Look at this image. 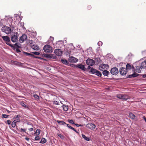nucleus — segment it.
I'll list each match as a JSON object with an SVG mask.
<instances>
[{
	"label": "nucleus",
	"mask_w": 146,
	"mask_h": 146,
	"mask_svg": "<svg viewBox=\"0 0 146 146\" xmlns=\"http://www.w3.org/2000/svg\"><path fill=\"white\" fill-rule=\"evenodd\" d=\"M9 115L6 114H3L2 115V117L4 118H7L8 117Z\"/></svg>",
	"instance_id": "obj_41"
},
{
	"label": "nucleus",
	"mask_w": 146,
	"mask_h": 146,
	"mask_svg": "<svg viewBox=\"0 0 146 146\" xmlns=\"http://www.w3.org/2000/svg\"><path fill=\"white\" fill-rule=\"evenodd\" d=\"M3 40L5 42V43L7 45L11 47L13 46V45L11 44L10 43L11 41L9 37L7 36H4L2 37Z\"/></svg>",
	"instance_id": "obj_4"
},
{
	"label": "nucleus",
	"mask_w": 146,
	"mask_h": 146,
	"mask_svg": "<svg viewBox=\"0 0 146 146\" xmlns=\"http://www.w3.org/2000/svg\"><path fill=\"white\" fill-rule=\"evenodd\" d=\"M43 50L46 53H51L52 52V48L51 46L48 44H46L44 46Z\"/></svg>",
	"instance_id": "obj_1"
},
{
	"label": "nucleus",
	"mask_w": 146,
	"mask_h": 146,
	"mask_svg": "<svg viewBox=\"0 0 146 146\" xmlns=\"http://www.w3.org/2000/svg\"><path fill=\"white\" fill-rule=\"evenodd\" d=\"M107 66H108L107 64H102L100 65L99 68L100 70H102V69L105 68Z\"/></svg>",
	"instance_id": "obj_14"
},
{
	"label": "nucleus",
	"mask_w": 146,
	"mask_h": 146,
	"mask_svg": "<svg viewBox=\"0 0 146 146\" xmlns=\"http://www.w3.org/2000/svg\"><path fill=\"white\" fill-rule=\"evenodd\" d=\"M127 71L126 69L123 67L119 69L120 74L122 75H124L126 74Z\"/></svg>",
	"instance_id": "obj_8"
},
{
	"label": "nucleus",
	"mask_w": 146,
	"mask_h": 146,
	"mask_svg": "<svg viewBox=\"0 0 146 146\" xmlns=\"http://www.w3.org/2000/svg\"><path fill=\"white\" fill-rule=\"evenodd\" d=\"M143 77L144 78H146V74L143 75Z\"/></svg>",
	"instance_id": "obj_61"
},
{
	"label": "nucleus",
	"mask_w": 146,
	"mask_h": 146,
	"mask_svg": "<svg viewBox=\"0 0 146 146\" xmlns=\"http://www.w3.org/2000/svg\"><path fill=\"white\" fill-rule=\"evenodd\" d=\"M91 68L90 67V66H88V69H91Z\"/></svg>",
	"instance_id": "obj_59"
},
{
	"label": "nucleus",
	"mask_w": 146,
	"mask_h": 146,
	"mask_svg": "<svg viewBox=\"0 0 146 146\" xmlns=\"http://www.w3.org/2000/svg\"><path fill=\"white\" fill-rule=\"evenodd\" d=\"M12 48L15 49V48H19L21 47V45L19 43H16L14 45H13V46L11 47Z\"/></svg>",
	"instance_id": "obj_16"
},
{
	"label": "nucleus",
	"mask_w": 146,
	"mask_h": 146,
	"mask_svg": "<svg viewBox=\"0 0 146 146\" xmlns=\"http://www.w3.org/2000/svg\"><path fill=\"white\" fill-rule=\"evenodd\" d=\"M33 53L34 54L38 55L40 54V53L39 52H33Z\"/></svg>",
	"instance_id": "obj_43"
},
{
	"label": "nucleus",
	"mask_w": 146,
	"mask_h": 146,
	"mask_svg": "<svg viewBox=\"0 0 146 146\" xmlns=\"http://www.w3.org/2000/svg\"><path fill=\"white\" fill-rule=\"evenodd\" d=\"M20 129H21V132H22V131L23 132H25L27 134H28V133L26 132V131L27 130L26 129H23L22 128H21Z\"/></svg>",
	"instance_id": "obj_36"
},
{
	"label": "nucleus",
	"mask_w": 146,
	"mask_h": 146,
	"mask_svg": "<svg viewBox=\"0 0 146 146\" xmlns=\"http://www.w3.org/2000/svg\"><path fill=\"white\" fill-rule=\"evenodd\" d=\"M18 36L19 35L17 32L14 33V34H13L11 37V40L12 41L14 42H17L18 40Z\"/></svg>",
	"instance_id": "obj_3"
},
{
	"label": "nucleus",
	"mask_w": 146,
	"mask_h": 146,
	"mask_svg": "<svg viewBox=\"0 0 146 146\" xmlns=\"http://www.w3.org/2000/svg\"><path fill=\"white\" fill-rule=\"evenodd\" d=\"M31 48L33 49L36 50H38L40 49L39 47L36 45H33L32 46Z\"/></svg>",
	"instance_id": "obj_20"
},
{
	"label": "nucleus",
	"mask_w": 146,
	"mask_h": 146,
	"mask_svg": "<svg viewBox=\"0 0 146 146\" xmlns=\"http://www.w3.org/2000/svg\"><path fill=\"white\" fill-rule=\"evenodd\" d=\"M96 70L95 69L92 68H91L90 72L92 74H94L96 73Z\"/></svg>",
	"instance_id": "obj_31"
},
{
	"label": "nucleus",
	"mask_w": 146,
	"mask_h": 146,
	"mask_svg": "<svg viewBox=\"0 0 146 146\" xmlns=\"http://www.w3.org/2000/svg\"><path fill=\"white\" fill-rule=\"evenodd\" d=\"M76 67H78L84 71H86L87 70V69L84 66L81 64L76 66Z\"/></svg>",
	"instance_id": "obj_12"
},
{
	"label": "nucleus",
	"mask_w": 146,
	"mask_h": 146,
	"mask_svg": "<svg viewBox=\"0 0 146 146\" xmlns=\"http://www.w3.org/2000/svg\"><path fill=\"white\" fill-rule=\"evenodd\" d=\"M33 126L32 124H30L29 125V126L27 127V128H28V130L30 131H31L33 130Z\"/></svg>",
	"instance_id": "obj_19"
},
{
	"label": "nucleus",
	"mask_w": 146,
	"mask_h": 146,
	"mask_svg": "<svg viewBox=\"0 0 146 146\" xmlns=\"http://www.w3.org/2000/svg\"><path fill=\"white\" fill-rule=\"evenodd\" d=\"M40 139V137L39 136H36L35 138V141H38Z\"/></svg>",
	"instance_id": "obj_39"
},
{
	"label": "nucleus",
	"mask_w": 146,
	"mask_h": 146,
	"mask_svg": "<svg viewBox=\"0 0 146 146\" xmlns=\"http://www.w3.org/2000/svg\"><path fill=\"white\" fill-rule=\"evenodd\" d=\"M5 123L6 124H8V125H9L11 124V121L10 120H7L6 122H5Z\"/></svg>",
	"instance_id": "obj_45"
},
{
	"label": "nucleus",
	"mask_w": 146,
	"mask_h": 146,
	"mask_svg": "<svg viewBox=\"0 0 146 146\" xmlns=\"http://www.w3.org/2000/svg\"><path fill=\"white\" fill-rule=\"evenodd\" d=\"M102 43L101 41H100L98 42V45L99 46L102 45Z\"/></svg>",
	"instance_id": "obj_47"
},
{
	"label": "nucleus",
	"mask_w": 146,
	"mask_h": 146,
	"mask_svg": "<svg viewBox=\"0 0 146 146\" xmlns=\"http://www.w3.org/2000/svg\"><path fill=\"white\" fill-rule=\"evenodd\" d=\"M41 130L40 129H37L35 132V134H36L37 135H38L40 133Z\"/></svg>",
	"instance_id": "obj_34"
},
{
	"label": "nucleus",
	"mask_w": 146,
	"mask_h": 146,
	"mask_svg": "<svg viewBox=\"0 0 146 146\" xmlns=\"http://www.w3.org/2000/svg\"><path fill=\"white\" fill-rule=\"evenodd\" d=\"M57 135L59 137H60L62 139H64V136L63 135H62L58 133L57 134Z\"/></svg>",
	"instance_id": "obj_37"
},
{
	"label": "nucleus",
	"mask_w": 146,
	"mask_h": 146,
	"mask_svg": "<svg viewBox=\"0 0 146 146\" xmlns=\"http://www.w3.org/2000/svg\"><path fill=\"white\" fill-rule=\"evenodd\" d=\"M127 71L130 70V69H133V70L134 69V68L133 66H132L131 67V66L129 64H127L126 66V68H125Z\"/></svg>",
	"instance_id": "obj_15"
},
{
	"label": "nucleus",
	"mask_w": 146,
	"mask_h": 146,
	"mask_svg": "<svg viewBox=\"0 0 146 146\" xmlns=\"http://www.w3.org/2000/svg\"><path fill=\"white\" fill-rule=\"evenodd\" d=\"M62 107L64 111H66L68 110V107L67 105L64 104L62 105Z\"/></svg>",
	"instance_id": "obj_21"
},
{
	"label": "nucleus",
	"mask_w": 146,
	"mask_h": 146,
	"mask_svg": "<svg viewBox=\"0 0 146 146\" xmlns=\"http://www.w3.org/2000/svg\"><path fill=\"white\" fill-rule=\"evenodd\" d=\"M69 66H72L73 67H74L75 66L76 67V66L74 64H70Z\"/></svg>",
	"instance_id": "obj_53"
},
{
	"label": "nucleus",
	"mask_w": 146,
	"mask_h": 146,
	"mask_svg": "<svg viewBox=\"0 0 146 146\" xmlns=\"http://www.w3.org/2000/svg\"><path fill=\"white\" fill-rule=\"evenodd\" d=\"M66 125H67V127H68V128H70V126H70L69 124H66Z\"/></svg>",
	"instance_id": "obj_58"
},
{
	"label": "nucleus",
	"mask_w": 146,
	"mask_h": 146,
	"mask_svg": "<svg viewBox=\"0 0 146 146\" xmlns=\"http://www.w3.org/2000/svg\"><path fill=\"white\" fill-rule=\"evenodd\" d=\"M21 117L20 115H16L15 116V118H19Z\"/></svg>",
	"instance_id": "obj_54"
},
{
	"label": "nucleus",
	"mask_w": 146,
	"mask_h": 146,
	"mask_svg": "<svg viewBox=\"0 0 146 146\" xmlns=\"http://www.w3.org/2000/svg\"><path fill=\"white\" fill-rule=\"evenodd\" d=\"M55 54L57 56H60L62 54V52L60 49H55L54 51Z\"/></svg>",
	"instance_id": "obj_11"
},
{
	"label": "nucleus",
	"mask_w": 146,
	"mask_h": 146,
	"mask_svg": "<svg viewBox=\"0 0 146 146\" xmlns=\"http://www.w3.org/2000/svg\"><path fill=\"white\" fill-rule=\"evenodd\" d=\"M57 121L60 125H64L66 124V123L65 122L63 121L58 120Z\"/></svg>",
	"instance_id": "obj_29"
},
{
	"label": "nucleus",
	"mask_w": 146,
	"mask_h": 146,
	"mask_svg": "<svg viewBox=\"0 0 146 146\" xmlns=\"http://www.w3.org/2000/svg\"><path fill=\"white\" fill-rule=\"evenodd\" d=\"M68 121L70 123L75 124V123H74V121L72 119H68Z\"/></svg>",
	"instance_id": "obj_40"
},
{
	"label": "nucleus",
	"mask_w": 146,
	"mask_h": 146,
	"mask_svg": "<svg viewBox=\"0 0 146 146\" xmlns=\"http://www.w3.org/2000/svg\"><path fill=\"white\" fill-rule=\"evenodd\" d=\"M54 104L56 105H58L59 104V102L57 101L54 102Z\"/></svg>",
	"instance_id": "obj_52"
},
{
	"label": "nucleus",
	"mask_w": 146,
	"mask_h": 146,
	"mask_svg": "<svg viewBox=\"0 0 146 146\" xmlns=\"http://www.w3.org/2000/svg\"><path fill=\"white\" fill-rule=\"evenodd\" d=\"M129 115L130 118L132 119H134L135 117V116L132 113H129Z\"/></svg>",
	"instance_id": "obj_26"
},
{
	"label": "nucleus",
	"mask_w": 146,
	"mask_h": 146,
	"mask_svg": "<svg viewBox=\"0 0 146 146\" xmlns=\"http://www.w3.org/2000/svg\"><path fill=\"white\" fill-rule=\"evenodd\" d=\"M52 54H46L45 56L48 58H52Z\"/></svg>",
	"instance_id": "obj_35"
},
{
	"label": "nucleus",
	"mask_w": 146,
	"mask_h": 146,
	"mask_svg": "<svg viewBox=\"0 0 146 146\" xmlns=\"http://www.w3.org/2000/svg\"><path fill=\"white\" fill-rule=\"evenodd\" d=\"M71 52V50L70 49H65L64 53L67 56H69Z\"/></svg>",
	"instance_id": "obj_13"
},
{
	"label": "nucleus",
	"mask_w": 146,
	"mask_h": 146,
	"mask_svg": "<svg viewBox=\"0 0 146 146\" xmlns=\"http://www.w3.org/2000/svg\"><path fill=\"white\" fill-rule=\"evenodd\" d=\"M70 129L72 130H73L75 131L76 133H78L79 132H78L73 127H72L71 126H70Z\"/></svg>",
	"instance_id": "obj_38"
},
{
	"label": "nucleus",
	"mask_w": 146,
	"mask_h": 146,
	"mask_svg": "<svg viewBox=\"0 0 146 146\" xmlns=\"http://www.w3.org/2000/svg\"><path fill=\"white\" fill-rule=\"evenodd\" d=\"M86 63L88 65L92 66L95 64V61L92 59L88 58L86 60Z\"/></svg>",
	"instance_id": "obj_6"
},
{
	"label": "nucleus",
	"mask_w": 146,
	"mask_h": 146,
	"mask_svg": "<svg viewBox=\"0 0 146 146\" xmlns=\"http://www.w3.org/2000/svg\"><path fill=\"white\" fill-rule=\"evenodd\" d=\"M143 118L144 119L145 122H146V117H145V116H143Z\"/></svg>",
	"instance_id": "obj_57"
},
{
	"label": "nucleus",
	"mask_w": 146,
	"mask_h": 146,
	"mask_svg": "<svg viewBox=\"0 0 146 146\" xmlns=\"http://www.w3.org/2000/svg\"><path fill=\"white\" fill-rule=\"evenodd\" d=\"M111 74L113 75H116L119 73L118 70L116 67L112 68L110 70Z\"/></svg>",
	"instance_id": "obj_5"
},
{
	"label": "nucleus",
	"mask_w": 146,
	"mask_h": 146,
	"mask_svg": "<svg viewBox=\"0 0 146 146\" xmlns=\"http://www.w3.org/2000/svg\"><path fill=\"white\" fill-rule=\"evenodd\" d=\"M7 111L8 113L10 112V111L7 110Z\"/></svg>",
	"instance_id": "obj_62"
},
{
	"label": "nucleus",
	"mask_w": 146,
	"mask_h": 146,
	"mask_svg": "<svg viewBox=\"0 0 146 146\" xmlns=\"http://www.w3.org/2000/svg\"><path fill=\"white\" fill-rule=\"evenodd\" d=\"M17 121H16V120H14L12 123V126L13 127H14L16 126V123Z\"/></svg>",
	"instance_id": "obj_33"
},
{
	"label": "nucleus",
	"mask_w": 146,
	"mask_h": 146,
	"mask_svg": "<svg viewBox=\"0 0 146 146\" xmlns=\"http://www.w3.org/2000/svg\"><path fill=\"white\" fill-rule=\"evenodd\" d=\"M28 54L30 55V54L29 53H27Z\"/></svg>",
	"instance_id": "obj_63"
},
{
	"label": "nucleus",
	"mask_w": 146,
	"mask_h": 146,
	"mask_svg": "<svg viewBox=\"0 0 146 146\" xmlns=\"http://www.w3.org/2000/svg\"><path fill=\"white\" fill-rule=\"evenodd\" d=\"M2 31L7 34H9L10 33L11 30L10 28L6 26H3L1 28Z\"/></svg>",
	"instance_id": "obj_2"
},
{
	"label": "nucleus",
	"mask_w": 146,
	"mask_h": 146,
	"mask_svg": "<svg viewBox=\"0 0 146 146\" xmlns=\"http://www.w3.org/2000/svg\"><path fill=\"white\" fill-rule=\"evenodd\" d=\"M61 61L62 63L66 65H68L69 64L68 62L66 59H62Z\"/></svg>",
	"instance_id": "obj_22"
},
{
	"label": "nucleus",
	"mask_w": 146,
	"mask_h": 146,
	"mask_svg": "<svg viewBox=\"0 0 146 146\" xmlns=\"http://www.w3.org/2000/svg\"><path fill=\"white\" fill-rule=\"evenodd\" d=\"M68 60L70 62L75 63L78 61V59L73 56H71L69 57Z\"/></svg>",
	"instance_id": "obj_7"
},
{
	"label": "nucleus",
	"mask_w": 146,
	"mask_h": 146,
	"mask_svg": "<svg viewBox=\"0 0 146 146\" xmlns=\"http://www.w3.org/2000/svg\"><path fill=\"white\" fill-rule=\"evenodd\" d=\"M21 105L23 106V107H24L25 108H27V106L23 102H22L21 103Z\"/></svg>",
	"instance_id": "obj_44"
},
{
	"label": "nucleus",
	"mask_w": 146,
	"mask_h": 146,
	"mask_svg": "<svg viewBox=\"0 0 146 146\" xmlns=\"http://www.w3.org/2000/svg\"><path fill=\"white\" fill-rule=\"evenodd\" d=\"M3 70L0 67V72H2Z\"/></svg>",
	"instance_id": "obj_60"
},
{
	"label": "nucleus",
	"mask_w": 146,
	"mask_h": 146,
	"mask_svg": "<svg viewBox=\"0 0 146 146\" xmlns=\"http://www.w3.org/2000/svg\"><path fill=\"white\" fill-rule=\"evenodd\" d=\"M92 8V7L90 5H89L87 7V9L88 10H90Z\"/></svg>",
	"instance_id": "obj_49"
},
{
	"label": "nucleus",
	"mask_w": 146,
	"mask_h": 146,
	"mask_svg": "<svg viewBox=\"0 0 146 146\" xmlns=\"http://www.w3.org/2000/svg\"><path fill=\"white\" fill-rule=\"evenodd\" d=\"M139 74L136 72H134L132 74L129 75L128 76L129 78H131L132 77H135L138 76Z\"/></svg>",
	"instance_id": "obj_18"
},
{
	"label": "nucleus",
	"mask_w": 146,
	"mask_h": 146,
	"mask_svg": "<svg viewBox=\"0 0 146 146\" xmlns=\"http://www.w3.org/2000/svg\"><path fill=\"white\" fill-rule=\"evenodd\" d=\"M95 74L96 75L100 77H101L102 76V74L98 70H96Z\"/></svg>",
	"instance_id": "obj_30"
},
{
	"label": "nucleus",
	"mask_w": 146,
	"mask_h": 146,
	"mask_svg": "<svg viewBox=\"0 0 146 146\" xmlns=\"http://www.w3.org/2000/svg\"><path fill=\"white\" fill-rule=\"evenodd\" d=\"M46 142V139L44 138H42L41 141L39 142V143L44 144Z\"/></svg>",
	"instance_id": "obj_28"
},
{
	"label": "nucleus",
	"mask_w": 146,
	"mask_h": 146,
	"mask_svg": "<svg viewBox=\"0 0 146 146\" xmlns=\"http://www.w3.org/2000/svg\"><path fill=\"white\" fill-rule=\"evenodd\" d=\"M122 94H119L117 95V98L121 99L122 98Z\"/></svg>",
	"instance_id": "obj_42"
},
{
	"label": "nucleus",
	"mask_w": 146,
	"mask_h": 146,
	"mask_svg": "<svg viewBox=\"0 0 146 146\" xmlns=\"http://www.w3.org/2000/svg\"><path fill=\"white\" fill-rule=\"evenodd\" d=\"M104 76H107L110 74L109 72L106 70H104L102 72Z\"/></svg>",
	"instance_id": "obj_23"
},
{
	"label": "nucleus",
	"mask_w": 146,
	"mask_h": 146,
	"mask_svg": "<svg viewBox=\"0 0 146 146\" xmlns=\"http://www.w3.org/2000/svg\"><path fill=\"white\" fill-rule=\"evenodd\" d=\"M86 126L88 128L92 130L94 129L96 127L94 124L91 123H88L86 125Z\"/></svg>",
	"instance_id": "obj_10"
},
{
	"label": "nucleus",
	"mask_w": 146,
	"mask_h": 146,
	"mask_svg": "<svg viewBox=\"0 0 146 146\" xmlns=\"http://www.w3.org/2000/svg\"><path fill=\"white\" fill-rule=\"evenodd\" d=\"M141 65L143 68H146V61L142 62L141 64Z\"/></svg>",
	"instance_id": "obj_25"
},
{
	"label": "nucleus",
	"mask_w": 146,
	"mask_h": 146,
	"mask_svg": "<svg viewBox=\"0 0 146 146\" xmlns=\"http://www.w3.org/2000/svg\"><path fill=\"white\" fill-rule=\"evenodd\" d=\"M27 40V35L25 34H23L22 36L20 37L19 39V41L20 42L22 43Z\"/></svg>",
	"instance_id": "obj_9"
},
{
	"label": "nucleus",
	"mask_w": 146,
	"mask_h": 146,
	"mask_svg": "<svg viewBox=\"0 0 146 146\" xmlns=\"http://www.w3.org/2000/svg\"><path fill=\"white\" fill-rule=\"evenodd\" d=\"M11 62L12 63H14V64H15V65H17L18 64V62L17 61H11Z\"/></svg>",
	"instance_id": "obj_46"
},
{
	"label": "nucleus",
	"mask_w": 146,
	"mask_h": 146,
	"mask_svg": "<svg viewBox=\"0 0 146 146\" xmlns=\"http://www.w3.org/2000/svg\"><path fill=\"white\" fill-rule=\"evenodd\" d=\"M33 97L36 100H39V97L36 94H34L33 95Z\"/></svg>",
	"instance_id": "obj_32"
},
{
	"label": "nucleus",
	"mask_w": 146,
	"mask_h": 146,
	"mask_svg": "<svg viewBox=\"0 0 146 146\" xmlns=\"http://www.w3.org/2000/svg\"><path fill=\"white\" fill-rule=\"evenodd\" d=\"M25 139L27 141H29V139L28 137H25Z\"/></svg>",
	"instance_id": "obj_56"
},
{
	"label": "nucleus",
	"mask_w": 146,
	"mask_h": 146,
	"mask_svg": "<svg viewBox=\"0 0 146 146\" xmlns=\"http://www.w3.org/2000/svg\"><path fill=\"white\" fill-rule=\"evenodd\" d=\"M129 97L127 95L122 94L121 99L126 100L129 99Z\"/></svg>",
	"instance_id": "obj_24"
},
{
	"label": "nucleus",
	"mask_w": 146,
	"mask_h": 146,
	"mask_svg": "<svg viewBox=\"0 0 146 146\" xmlns=\"http://www.w3.org/2000/svg\"><path fill=\"white\" fill-rule=\"evenodd\" d=\"M75 125H76L77 127H79V126H82V125L81 124L80 125V124H74Z\"/></svg>",
	"instance_id": "obj_51"
},
{
	"label": "nucleus",
	"mask_w": 146,
	"mask_h": 146,
	"mask_svg": "<svg viewBox=\"0 0 146 146\" xmlns=\"http://www.w3.org/2000/svg\"><path fill=\"white\" fill-rule=\"evenodd\" d=\"M52 58H53V59H55L56 58V56L54 54H52Z\"/></svg>",
	"instance_id": "obj_48"
},
{
	"label": "nucleus",
	"mask_w": 146,
	"mask_h": 146,
	"mask_svg": "<svg viewBox=\"0 0 146 146\" xmlns=\"http://www.w3.org/2000/svg\"><path fill=\"white\" fill-rule=\"evenodd\" d=\"M82 137L84 139L86 140L87 141H90V139L88 137H86V136L84 134L82 135Z\"/></svg>",
	"instance_id": "obj_27"
},
{
	"label": "nucleus",
	"mask_w": 146,
	"mask_h": 146,
	"mask_svg": "<svg viewBox=\"0 0 146 146\" xmlns=\"http://www.w3.org/2000/svg\"><path fill=\"white\" fill-rule=\"evenodd\" d=\"M143 68L140 66H137L136 67V71L138 73H140L142 70Z\"/></svg>",
	"instance_id": "obj_17"
},
{
	"label": "nucleus",
	"mask_w": 146,
	"mask_h": 146,
	"mask_svg": "<svg viewBox=\"0 0 146 146\" xmlns=\"http://www.w3.org/2000/svg\"><path fill=\"white\" fill-rule=\"evenodd\" d=\"M50 39L52 41L53 40H54V38L53 37L50 36Z\"/></svg>",
	"instance_id": "obj_55"
},
{
	"label": "nucleus",
	"mask_w": 146,
	"mask_h": 146,
	"mask_svg": "<svg viewBox=\"0 0 146 146\" xmlns=\"http://www.w3.org/2000/svg\"><path fill=\"white\" fill-rule=\"evenodd\" d=\"M16 51L17 52H21V50H20L18 48H17L16 49Z\"/></svg>",
	"instance_id": "obj_50"
}]
</instances>
